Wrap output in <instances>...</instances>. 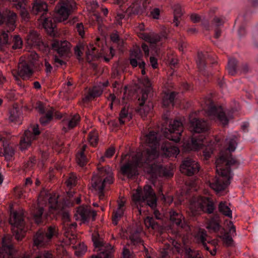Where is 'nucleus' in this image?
I'll use <instances>...</instances> for the list:
<instances>
[{"instance_id": "864d4df0", "label": "nucleus", "mask_w": 258, "mask_h": 258, "mask_svg": "<svg viewBox=\"0 0 258 258\" xmlns=\"http://www.w3.org/2000/svg\"><path fill=\"white\" fill-rule=\"evenodd\" d=\"M43 211L44 209L42 207H38L34 212V218L36 223L37 224H39L41 222V217Z\"/></svg>"}, {"instance_id": "a211bd4d", "label": "nucleus", "mask_w": 258, "mask_h": 258, "mask_svg": "<svg viewBox=\"0 0 258 258\" xmlns=\"http://www.w3.org/2000/svg\"><path fill=\"white\" fill-rule=\"evenodd\" d=\"M57 17L52 18L51 17H45L43 18L42 20H43V27L47 32V33L50 36H55V29H56V21H58L56 19Z\"/></svg>"}, {"instance_id": "603ef678", "label": "nucleus", "mask_w": 258, "mask_h": 258, "mask_svg": "<svg viewBox=\"0 0 258 258\" xmlns=\"http://www.w3.org/2000/svg\"><path fill=\"white\" fill-rule=\"evenodd\" d=\"M144 223L147 228H152L153 229L158 227L157 223L153 217H147L144 220Z\"/></svg>"}, {"instance_id": "5fc2aeb1", "label": "nucleus", "mask_w": 258, "mask_h": 258, "mask_svg": "<svg viewBox=\"0 0 258 258\" xmlns=\"http://www.w3.org/2000/svg\"><path fill=\"white\" fill-rule=\"evenodd\" d=\"M98 134L95 132H91L88 135V141L93 146H95L98 143Z\"/></svg>"}, {"instance_id": "1a4fd4ad", "label": "nucleus", "mask_w": 258, "mask_h": 258, "mask_svg": "<svg viewBox=\"0 0 258 258\" xmlns=\"http://www.w3.org/2000/svg\"><path fill=\"white\" fill-rule=\"evenodd\" d=\"M26 41L28 45L34 47L43 52L49 50L48 45L42 41V37L36 31H30L26 36Z\"/></svg>"}, {"instance_id": "20e7f679", "label": "nucleus", "mask_w": 258, "mask_h": 258, "mask_svg": "<svg viewBox=\"0 0 258 258\" xmlns=\"http://www.w3.org/2000/svg\"><path fill=\"white\" fill-rule=\"evenodd\" d=\"M92 240L96 248H99L100 251L97 255H93L91 258H112L114 249L113 246L108 243H106L101 238L98 233L92 235Z\"/></svg>"}, {"instance_id": "dca6fc26", "label": "nucleus", "mask_w": 258, "mask_h": 258, "mask_svg": "<svg viewBox=\"0 0 258 258\" xmlns=\"http://www.w3.org/2000/svg\"><path fill=\"white\" fill-rule=\"evenodd\" d=\"M170 219L173 224H175L178 228L184 229L187 230L189 229L188 225L184 220V218L180 213L175 211L170 212Z\"/></svg>"}, {"instance_id": "72a5a7b5", "label": "nucleus", "mask_w": 258, "mask_h": 258, "mask_svg": "<svg viewBox=\"0 0 258 258\" xmlns=\"http://www.w3.org/2000/svg\"><path fill=\"white\" fill-rule=\"evenodd\" d=\"M48 240L46 239L45 231L39 230L34 237V243L35 245H42Z\"/></svg>"}, {"instance_id": "f8f14e48", "label": "nucleus", "mask_w": 258, "mask_h": 258, "mask_svg": "<svg viewBox=\"0 0 258 258\" xmlns=\"http://www.w3.org/2000/svg\"><path fill=\"white\" fill-rule=\"evenodd\" d=\"M96 215V211L91 210L87 206L79 207L77 210L76 214H75L76 220H80L83 223L88 222L90 217H92V221H94Z\"/></svg>"}, {"instance_id": "2eb2a0df", "label": "nucleus", "mask_w": 258, "mask_h": 258, "mask_svg": "<svg viewBox=\"0 0 258 258\" xmlns=\"http://www.w3.org/2000/svg\"><path fill=\"white\" fill-rule=\"evenodd\" d=\"M190 123L192 131L196 133L206 132L210 127L207 121L198 118L190 119Z\"/></svg>"}, {"instance_id": "4be33fe9", "label": "nucleus", "mask_w": 258, "mask_h": 258, "mask_svg": "<svg viewBox=\"0 0 258 258\" xmlns=\"http://www.w3.org/2000/svg\"><path fill=\"white\" fill-rule=\"evenodd\" d=\"M103 91V88L100 85L95 86L89 88L88 93L83 98L84 102H89L95 98L100 96Z\"/></svg>"}, {"instance_id": "f257e3e1", "label": "nucleus", "mask_w": 258, "mask_h": 258, "mask_svg": "<svg viewBox=\"0 0 258 258\" xmlns=\"http://www.w3.org/2000/svg\"><path fill=\"white\" fill-rule=\"evenodd\" d=\"M228 147L224 151L220 152V155L216 160V172L218 174L210 182V187L219 192L224 190L230 184L233 177L231 166L238 164V162L232 157L231 152L235 151L238 143V138L232 136L226 139Z\"/></svg>"}, {"instance_id": "7ed1b4c3", "label": "nucleus", "mask_w": 258, "mask_h": 258, "mask_svg": "<svg viewBox=\"0 0 258 258\" xmlns=\"http://www.w3.org/2000/svg\"><path fill=\"white\" fill-rule=\"evenodd\" d=\"M132 200L136 204L146 202L147 205L152 209L157 206V198L151 185H146L144 187V194L142 195L141 189L138 188L132 196Z\"/></svg>"}, {"instance_id": "0e129e2a", "label": "nucleus", "mask_w": 258, "mask_h": 258, "mask_svg": "<svg viewBox=\"0 0 258 258\" xmlns=\"http://www.w3.org/2000/svg\"><path fill=\"white\" fill-rule=\"evenodd\" d=\"M224 21L221 17H215L212 21V24L214 25L217 27L222 26L224 24Z\"/></svg>"}, {"instance_id": "49530a36", "label": "nucleus", "mask_w": 258, "mask_h": 258, "mask_svg": "<svg viewBox=\"0 0 258 258\" xmlns=\"http://www.w3.org/2000/svg\"><path fill=\"white\" fill-rule=\"evenodd\" d=\"M128 118V120L132 118V117L129 115L128 108H126L125 107H123L119 114L118 120L119 121V123L120 124H123L124 123L125 121L124 119Z\"/></svg>"}, {"instance_id": "c9c22d12", "label": "nucleus", "mask_w": 258, "mask_h": 258, "mask_svg": "<svg viewBox=\"0 0 258 258\" xmlns=\"http://www.w3.org/2000/svg\"><path fill=\"white\" fill-rule=\"evenodd\" d=\"M185 258H204L199 250L186 246L184 248Z\"/></svg>"}, {"instance_id": "69168bd1", "label": "nucleus", "mask_w": 258, "mask_h": 258, "mask_svg": "<svg viewBox=\"0 0 258 258\" xmlns=\"http://www.w3.org/2000/svg\"><path fill=\"white\" fill-rule=\"evenodd\" d=\"M106 168V166L102 167L101 168L98 167V173L97 175H94L93 176H98L100 178L103 179L105 176H107V172H105V169Z\"/></svg>"}, {"instance_id": "f704fd0d", "label": "nucleus", "mask_w": 258, "mask_h": 258, "mask_svg": "<svg viewBox=\"0 0 258 258\" xmlns=\"http://www.w3.org/2000/svg\"><path fill=\"white\" fill-rule=\"evenodd\" d=\"M238 61L234 58H230L228 60L227 69L228 74L231 76L235 75L238 72L237 70Z\"/></svg>"}, {"instance_id": "4d7b16f0", "label": "nucleus", "mask_w": 258, "mask_h": 258, "mask_svg": "<svg viewBox=\"0 0 258 258\" xmlns=\"http://www.w3.org/2000/svg\"><path fill=\"white\" fill-rule=\"evenodd\" d=\"M203 139L197 138V137H192L191 140V143L192 146V149L197 150L200 148L203 144Z\"/></svg>"}, {"instance_id": "c85d7f7f", "label": "nucleus", "mask_w": 258, "mask_h": 258, "mask_svg": "<svg viewBox=\"0 0 258 258\" xmlns=\"http://www.w3.org/2000/svg\"><path fill=\"white\" fill-rule=\"evenodd\" d=\"M208 61H211V57L207 52L205 54L202 52H198L197 63L200 71L205 70L206 63Z\"/></svg>"}, {"instance_id": "bf43d9fd", "label": "nucleus", "mask_w": 258, "mask_h": 258, "mask_svg": "<svg viewBox=\"0 0 258 258\" xmlns=\"http://www.w3.org/2000/svg\"><path fill=\"white\" fill-rule=\"evenodd\" d=\"M13 41L14 42V44L12 46V48L13 49L20 48L22 47V41L19 36H14Z\"/></svg>"}, {"instance_id": "de8ad7c7", "label": "nucleus", "mask_w": 258, "mask_h": 258, "mask_svg": "<svg viewBox=\"0 0 258 258\" xmlns=\"http://www.w3.org/2000/svg\"><path fill=\"white\" fill-rule=\"evenodd\" d=\"M207 228L213 232H216L220 229V224L216 219L212 218L209 220Z\"/></svg>"}, {"instance_id": "aec40b11", "label": "nucleus", "mask_w": 258, "mask_h": 258, "mask_svg": "<svg viewBox=\"0 0 258 258\" xmlns=\"http://www.w3.org/2000/svg\"><path fill=\"white\" fill-rule=\"evenodd\" d=\"M36 138L32 135V132L29 130L25 131L20 141V149L21 151L27 149L31 146L32 141L35 140Z\"/></svg>"}, {"instance_id": "ea45409f", "label": "nucleus", "mask_w": 258, "mask_h": 258, "mask_svg": "<svg viewBox=\"0 0 258 258\" xmlns=\"http://www.w3.org/2000/svg\"><path fill=\"white\" fill-rule=\"evenodd\" d=\"M98 179L96 178L94 179V182H91L92 186L96 190L98 191V196L100 200H103L104 198V185H99L98 183Z\"/></svg>"}, {"instance_id": "2f4dec72", "label": "nucleus", "mask_w": 258, "mask_h": 258, "mask_svg": "<svg viewBox=\"0 0 258 258\" xmlns=\"http://www.w3.org/2000/svg\"><path fill=\"white\" fill-rule=\"evenodd\" d=\"M54 109L51 108L46 111L45 114H42V116L39 118V122L43 126L47 125L53 119Z\"/></svg>"}, {"instance_id": "338daca9", "label": "nucleus", "mask_w": 258, "mask_h": 258, "mask_svg": "<svg viewBox=\"0 0 258 258\" xmlns=\"http://www.w3.org/2000/svg\"><path fill=\"white\" fill-rule=\"evenodd\" d=\"M76 29L79 34L83 37L85 35L84 25L82 23H77L76 25Z\"/></svg>"}, {"instance_id": "412c9836", "label": "nucleus", "mask_w": 258, "mask_h": 258, "mask_svg": "<svg viewBox=\"0 0 258 258\" xmlns=\"http://www.w3.org/2000/svg\"><path fill=\"white\" fill-rule=\"evenodd\" d=\"M199 204L203 213L208 214L213 213L215 209L214 204L210 198L203 197L201 198Z\"/></svg>"}, {"instance_id": "bb28decb", "label": "nucleus", "mask_w": 258, "mask_h": 258, "mask_svg": "<svg viewBox=\"0 0 258 258\" xmlns=\"http://www.w3.org/2000/svg\"><path fill=\"white\" fill-rule=\"evenodd\" d=\"M139 36L141 38L151 44H156L157 42H159L161 39V37L160 35L153 32L149 33H140Z\"/></svg>"}, {"instance_id": "f03ea898", "label": "nucleus", "mask_w": 258, "mask_h": 258, "mask_svg": "<svg viewBox=\"0 0 258 258\" xmlns=\"http://www.w3.org/2000/svg\"><path fill=\"white\" fill-rule=\"evenodd\" d=\"M157 157V152L154 149L151 151L144 150L142 152H138L132 157L131 160H128L121 166V173L128 178H132L138 175V167H142L145 165H150Z\"/></svg>"}, {"instance_id": "9d476101", "label": "nucleus", "mask_w": 258, "mask_h": 258, "mask_svg": "<svg viewBox=\"0 0 258 258\" xmlns=\"http://www.w3.org/2000/svg\"><path fill=\"white\" fill-rule=\"evenodd\" d=\"M142 0H135L126 10V13L128 17L135 15H142L147 12L148 5L150 4L149 0H145L141 5Z\"/></svg>"}, {"instance_id": "4468645a", "label": "nucleus", "mask_w": 258, "mask_h": 258, "mask_svg": "<svg viewBox=\"0 0 258 258\" xmlns=\"http://www.w3.org/2000/svg\"><path fill=\"white\" fill-rule=\"evenodd\" d=\"M15 252V249L11 239L4 237L2 240V246L0 248V258H10Z\"/></svg>"}, {"instance_id": "b1692460", "label": "nucleus", "mask_w": 258, "mask_h": 258, "mask_svg": "<svg viewBox=\"0 0 258 258\" xmlns=\"http://www.w3.org/2000/svg\"><path fill=\"white\" fill-rule=\"evenodd\" d=\"M143 54L139 47L134 48L131 52L129 58L130 64L133 68H136L143 60Z\"/></svg>"}, {"instance_id": "4c0bfd02", "label": "nucleus", "mask_w": 258, "mask_h": 258, "mask_svg": "<svg viewBox=\"0 0 258 258\" xmlns=\"http://www.w3.org/2000/svg\"><path fill=\"white\" fill-rule=\"evenodd\" d=\"M219 211L224 216L232 217V211L227 205L226 202H221L218 206Z\"/></svg>"}, {"instance_id": "ddd939ff", "label": "nucleus", "mask_w": 258, "mask_h": 258, "mask_svg": "<svg viewBox=\"0 0 258 258\" xmlns=\"http://www.w3.org/2000/svg\"><path fill=\"white\" fill-rule=\"evenodd\" d=\"M13 72L20 76L23 80L29 78L33 74V71L30 64L26 61L20 62L18 66V70H14Z\"/></svg>"}, {"instance_id": "423d86ee", "label": "nucleus", "mask_w": 258, "mask_h": 258, "mask_svg": "<svg viewBox=\"0 0 258 258\" xmlns=\"http://www.w3.org/2000/svg\"><path fill=\"white\" fill-rule=\"evenodd\" d=\"M75 7L74 0H60L55 7L58 22L66 20Z\"/></svg>"}, {"instance_id": "a19ab883", "label": "nucleus", "mask_w": 258, "mask_h": 258, "mask_svg": "<svg viewBox=\"0 0 258 258\" xmlns=\"http://www.w3.org/2000/svg\"><path fill=\"white\" fill-rule=\"evenodd\" d=\"M174 11V19L173 22L175 26L177 27L179 23L178 19L182 15V10L180 6L179 5H174L173 7Z\"/></svg>"}, {"instance_id": "09e8293b", "label": "nucleus", "mask_w": 258, "mask_h": 258, "mask_svg": "<svg viewBox=\"0 0 258 258\" xmlns=\"http://www.w3.org/2000/svg\"><path fill=\"white\" fill-rule=\"evenodd\" d=\"M4 156L7 160H10L14 155V149L9 145H4Z\"/></svg>"}, {"instance_id": "6e6552de", "label": "nucleus", "mask_w": 258, "mask_h": 258, "mask_svg": "<svg viewBox=\"0 0 258 258\" xmlns=\"http://www.w3.org/2000/svg\"><path fill=\"white\" fill-rule=\"evenodd\" d=\"M168 132L165 133V137L170 141L178 143L180 141L183 127L181 121L174 120L169 124Z\"/></svg>"}, {"instance_id": "13d9d810", "label": "nucleus", "mask_w": 258, "mask_h": 258, "mask_svg": "<svg viewBox=\"0 0 258 258\" xmlns=\"http://www.w3.org/2000/svg\"><path fill=\"white\" fill-rule=\"evenodd\" d=\"M220 238L222 239L227 246L229 247L232 245L233 240L232 235H230L229 233H225L223 236H220Z\"/></svg>"}, {"instance_id": "cd10ccee", "label": "nucleus", "mask_w": 258, "mask_h": 258, "mask_svg": "<svg viewBox=\"0 0 258 258\" xmlns=\"http://www.w3.org/2000/svg\"><path fill=\"white\" fill-rule=\"evenodd\" d=\"M145 140L146 143L150 147H151V149H147L145 150L151 151L153 149L155 150L156 151V146L158 144L157 139V133L154 131L150 132L149 133L146 135L145 137Z\"/></svg>"}, {"instance_id": "052dcab7", "label": "nucleus", "mask_w": 258, "mask_h": 258, "mask_svg": "<svg viewBox=\"0 0 258 258\" xmlns=\"http://www.w3.org/2000/svg\"><path fill=\"white\" fill-rule=\"evenodd\" d=\"M77 177L73 173L70 174V176L66 180V183L68 187H71L76 185Z\"/></svg>"}, {"instance_id": "39448f33", "label": "nucleus", "mask_w": 258, "mask_h": 258, "mask_svg": "<svg viewBox=\"0 0 258 258\" xmlns=\"http://www.w3.org/2000/svg\"><path fill=\"white\" fill-rule=\"evenodd\" d=\"M9 222L14 227L13 234L15 238L18 241L21 240L24 237L26 231L24 230L25 223L23 213L17 211L11 213Z\"/></svg>"}, {"instance_id": "e2e57ef3", "label": "nucleus", "mask_w": 258, "mask_h": 258, "mask_svg": "<svg viewBox=\"0 0 258 258\" xmlns=\"http://www.w3.org/2000/svg\"><path fill=\"white\" fill-rule=\"evenodd\" d=\"M169 245L166 246L160 250V257L161 258H170L169 254Z\"/></svg>"}, {"instance_id": "393cba45", "label": "nucleus", "mask_w": 258, "mask_h": 258, "mask_svg": "<svg viewBox=\"0 0 258 258\" xmlns=\"http://www.w3.org/2000/svg\"><path fill=\"white\" fill-rule=\"evenodd\" d=\"M47 4L40 0L37 1L33 5L32 8V12L35 15H38L42 13L40 19H42L45 16L44 15L47 14Z\"/></svg>"}, {"instance_id": "e433bc0d", "label": "nucleus", "mask_w": 258, "mask_h": 258, "mask_svg": "<svg viewBox=\"0 0 258 258\" xmlns=\"http://www.w3.org/2000/svg\"><path fill=\"white\" fill-rule=\"evenodd\" d=\"M129 239L134 245L141 243L143 244V241L140 237V232L138 230H132L129 236Z\"/></svg>"}, {"instance_id": "a18cd8bd", "label": "nucleus", "mask_w": 258, "mask_h": 258, "mask_svg": "<svg viewBox=\"0 0 258 258\" xmlns=\"http://www.w3.org/2000/svg\"><path fill=\"white\" fill-rule=\"evenodd\" d=\"M58 233V229L55 225H51L48 227L46 232H45L46 239L48 240H50L53 236H57Z\"/></svg>"}, {"instance_id": "58836bf2", "label": "nucleus", "mask_w": 258, "mask_h": 258, "mask_svg": "<svg viewBox=\"0 0 258 258\" xmlns=\"http://www.w3.org/2000/svg\"><path fill=\"white\" fill-rule=\"evenodd\" d=\"M77 226L76 223L65 224L64 226V235L65 237H69L72 234L76 233V229Z\"/></svg>"}, {"instance_id": "37998d69", "label": "nucleus", "mask_w": 258, "mask_h": 258, "mask_svg": "<svg viewBox=\"0 0 258 258\" xmlns=\"http://www.w3.org/2000/svg\"><path fill=\"white\" fill-rule=\"evenodd\" d=\"M190 215L197 216L200 215L203 212L201 206L199 203H194L190 205L189 207Z\"/></svg>"}, {"instance_id": "c03bdc74", "label": "nucleus", "mask_w": 258, "mask_h": 258, "mask_svg": "<svg viewBox=\"0 0 258 258\" xmlns=\"http://www.w3.org/2000/svg\"><path fill=\"white\" fill-rule=\"evenodd\" d=\"M124 210H120L117 209L112 213V224L117 225L118 222L120 220L124 214Z\"/></svg>"}, {"instance_id": "79ce46f5", "label": "nucleus", "mask_w": 258, "mask_h": 258, "mask_svg": "<svg viewBox=\"0 0 258 258\" xmlns=\"http://www.w3.org/2000/svg\"><path fill=\"white\" fill-rule=\"evenodd\" d=\"M175 96V95L174 92H171L170 94H165L162 100L163 105L165 107H168L170 104L173 105Z\"/></svg>"}, {"instance_id": "f3484780", "label": "nucleus", "mask_w": 258, "mask_h": 258, "mask_svg": "<svg viewBox=\"0 0 258 258\" xmlns=\"http://www.w3.org/2000/svg\"><path fill=\"white\" fill-rule=\"evenodd\" d=\"M70 43L67 41H54L51 44L53 49L56 50L60 56H68L70 52Z\"/></svg>"}, {"instance_id": "0eeeda50", "label": "nucleus", "mask_w": 258, "mask_h": 258, "mask_svg": "<svg viewBox=\"0 0 258 258\" xmlns=\"http://www.w3.org/2000/svg\"><path fill=\"white\" fill-rule=\"evenodd\" d=\"M206 103L208 106L207 114L211 119L217 118L224 126L228 124L229 119L221 106L214 105L211 99L207 100Z\"/></svg>"}, {"instance_id": "6ab92c4d", "label": "nucleus", "mask_w": 258, "mask_h": 258, "mask_svg": "<svg viewBox=\"0 0 258 258\" xmlns=\"http://www.w3.org/2000/svg\"><path fill=\"white\" fill-rule=\"evenodd\" d=\"M149 165L150 166V170L149 171L150 173L156 174L159 176L170 177L173 175L171 171L161 165L155 163L152 164L151 162Z\"/></svg>"}, {"instance_id": "a878e982", "label": "nucleus", "mask_w": 258, "mask_h": 258, "mask_svg": "<svg viewBox=\"0 0 258 258\" xmlns=\"http://www.w3.org/2000/svg\"><path fill=\"white\" fill-rule=\"evenodd\" d=\"M105 172H107V176H105L103 179L100 178L98 176H93L92 177L91 182H94V179L96 178L98 180V183L99 185L102 184L105 186V183L111 184L113 183V176L111 168L109 166H106V168L105 169Z\"/></svg>"}, {"instance_id": "680f3d73", "label": "nucleus", "mask_w": 258, "mask_h": 258, "mask_svg": "<svg viewBox=\"0 0 258 258\" xmlns=\"http://www.w3.org/2000/svg\"><path fill=\"white\" fill-rule=\"evenodd\" d=\"M213 152V148L211 147H206L203 151V154L204 159L206 160L209 159Z\"/></svg>"}, {"instance_id": "9b49d317", "label": "nucleus", "mask_w": 258, "mask_h": 258, "mask_svg": "<svg viewBox=\"0 0 258 258\" xmlns=\"http://www.w3.org/2000/svg\"><path fill=\"white\" fill-rule=\"evenodd\" d=\"M199 169L200 165L199 163L189 157L185 158L180 166L181 172L188 176L197 173Z\"/></svg>"}, {"instance_id": "473e14b6", "label": "nucleus", "mask_w": 258, "mask_h": 258, "mask_svg": "<svg viewBox=\"0 0 258 258\" xmlns=\"http://www.w3.org/2000/svg\"><path fill=\"white\" fill-rule=\"evenodd\" d=\"M48 199V203L49 204V210L56 211L61 208L60 204L58 202V196L55 194L50 195Z\"/></svg>"}, {"instance_id": "3c124183", "label": "nucleus", "mask_w": 258, "mask_h": 258, "mask_svg": "<svg viewBox=\"0 0 258 258\" xmlns=\"http://www.w3.org/2000/svg\"><path fill=\"white\" fill-rule=\"evenodd\" d=\"M98 49L93 44H90L87 46V50L86 52L87 59H90V56H95L97 55Z\"/></svg>"}, {"instance_id": "5701e85b", "label": "nucleus", "mask_w": 258, "mask_h": 258, "mask_svg": "<svg viewBox=\"0 0 258 258\" xmlns=\"http://www.w3.org/2000/svg\"><path fill=\"white\" fill-rule=\"evenodd\" d=\"M161 149L167 156L177 155L179 153V149L169 141H165L161 145Z\"/></svg>"}, {"instance_id": "8fccbe9b", "label": "nucleus", "mask_w": 258, "mask_h": 258, "mask_svg": "<svg viewBox=\"0 0 258 258\" xmlns=\"http://www.w3.org/2000/svg\"><path fill=\"white\" fill-rule=\"evenodd\" d=\"M76 161L78 164L81 167L84 166L87 164V158L83 151H81L76 155Z\"/></svg>"}, {"instance_id": "6e6d98bb", "label": "nucleus", "mask_w": 258, "mask_h": 258, "mask_svg": "<svg viewBox=\"0 0 258 258\" xmlns=\"http://www.w3.org/2000/svg\"><path fill=\"white\" fill-rule=\"evenodd\" d=\"M80 117L78 114L74 115L69 121L68 127L69 129H72L75 127L79 122Z\"/></svg>"}, {"instance_id": "774afa93", "label": "nucleus", "mask_w": 258, "mask_h": 258, "mask_svg": "<svg viewBox=\"0 0 258 258\" xmlns=\"http://www.w3.org/2000/svg\"><path fill=\"white\" fill-rule=\"evenodd\" d=\"M36 109L40 114H43L45 113L44 106L42 102L38 101L36 103Z\"/></svg>"}, {"instance_id": "7c9ffc66", "label": "nucleus", "mask_w": 258, "mask_h": 258, "mask_svg": "<svg viewBox=\"0 0 258 258\" xmlns=\"http://www.w3.org/2000/svg\"><path fill=\"white\" fill-rule=\"evenodd\" d=\"M6 24L9 28L7 32H11L15 30L16 28L15 22L17 18V15L14 12H9V13L6 15Z\"/></svg>"}, {"instance_id": "c756f323", "label": "nucleus", "mask_w": 258, "mask_h": 258, "mask_svg": "<svg viewBox=\"0 0 258 258\" xmlns=\"http://www.w3.org/2000/svg\"><path fill=\"white\" fill-rule=\"evenodd\" d=\"M10 115L9 120L11 122L14 123H21L22 112L17 108H13L10 110Z\"/></svg>"}]
</instances>
